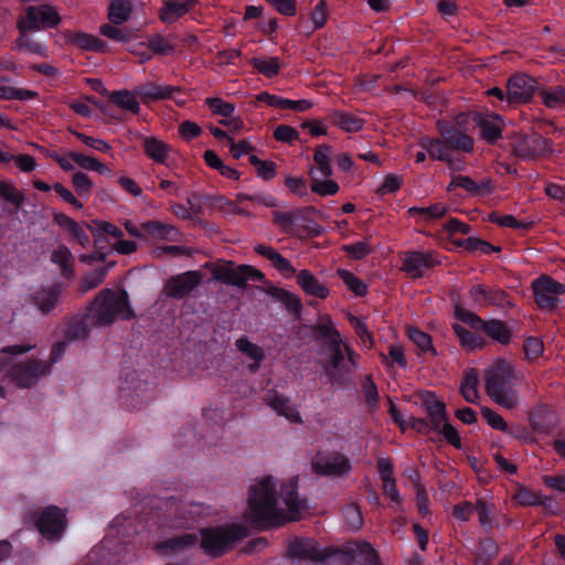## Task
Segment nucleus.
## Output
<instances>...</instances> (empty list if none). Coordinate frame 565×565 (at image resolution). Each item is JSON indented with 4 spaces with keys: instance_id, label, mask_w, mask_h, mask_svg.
<instances>
[{
    "instance_id": "obj_1",
    "label": "nucleus",
    "mask_w": 565,
    "mask_h": 565,
    "mask_svg": "<svg viewBox=\"0 0 565 565\" xmlns=\"http://www.w3.org/2000/svg\"><path fill=\"white\" fill-rule=\"evenodd\" d=\"M297 481L281 484L279 498L273 477L255 481L248 493L246 522L257 527L278 526L300 518L306 504L296 492Z\"/></svg>"
},
{
    "instance_id": "obj_2",
    "label": "nucleus",
    "mask_w": 565,
    "mask_h": 565,
    "mask_svg": "<svg viewBox=\"0 0 565 565\" xmlns=\"http://www.w3.org/2000/svg\"><path fill=\"white\" fill-rule=\"evenodd\" d=\"M522 374L505 359H497L483 369L484 388L499 406L512 409L518 405L516 385Z\"/></svg>"
},
{
    "instance_id": "obj_3",
    "label": "nucleus",
    "mask_w": 565,
    "mask_h": 565,
    "mask_svg": "<svg viewBox=\"0 0 565 565\" xmlns=\"http://www.w3.org/2000/svg\"><path fill=\"white\" fill-rule=\"evenodd\" d=\"M92 320L96 326L110 324L116 318L130 319L132 310L128 303V297L125 291H113L105 289L98 294L92 302Z\"/></svg>"
},
{
    "instance_id": "obj_4",
    "label": "nucleus",
    "mask_w": 565,
    "mask_h": 565,
    "mask_svg": "<svg viewBox=\"0 0 565 565\" xmlns=\"http://www.w3.org/2000/svg\"><path fill=\"white\" fill-rule=\"evenodd\" d=\"M245 535V529L241 525L206 529L202 531L201 547L205 553L217 556L230 550L236 541Z\"/></svg>"
},
{
    "instance_id": "obj_5",
    "label": "nucleus",
    "mask_w": 565,
    "mask_h": 565,
    "mask_svg": "<svg viewBox=\"0 0 565 565\" xmlns=\"http://www.w3.org/2000/svg\"><path fill=\"white\" fill-rule=\"evenodd\" d=\"M456 317L478 331H483L489 338L500 344H508L511 341V331L508 326L499 320H483L477 313L462 307H456Z\"/></svg>"
},
{
    "instance_id": "obj_6",
    "label": "nucleus",
    "mask_w": 565,
    "mask_h": 565,
    "mask_svg": "<svg viewBox=\"0 0 565 565\" xmlns=\"http://www.w3.org/2000/svg\"><path fill=\"white\" fill-rule=\"evenodd\" d=\"M61 21L56 9L49 4L29 7L25 14L18 21V28L22 34L30 31H39L53 28Z\"/></svg>"
},
{
    "instance_id": "obj_7",
    "label": "nucleus",
    "mask_w": 565,
    "mask_h": 565,
    "mask_svg": "<svg viewBox=\"0 0 565 565\" xmlns=\"http://www.w3.org/2000/svg\"><path fill=\"white\" fill-rule=\"evenodd\" d=\"M532 291L540 309L552 310L558 305L559 296L565 292V286L543 275L532 281Z\"/></svg>"
},
{
    "instance_id": "obj_8",
    "label": "nucleus",
    "mask_w": 565,
    "mask_h": 565,
    "mask_svg": "<svg viewBox=\"0 0 565 565\" xmlns=\"http://www.w3.org/2000/svg\"><path fill=\"white\" fill-rule=\"evenodd\" d=\"M468 294L472 305L478 308L494 306L500 309H508L514 306L511 297L497 287L475 285L470 287Z\"/></svg>"
},
{
    "instance_id": "obj_9",
    "label": "nucleus",
    "mask_w": 565,
    "mask_h": 565,
    "mask_svg": "<svg viewBox=\"0 0 565 565\" xmlns=\"http://www.w3.org/2000/svg\"><path fill=\"white\" fill-rule=\"evenodd\" d=\"M315 472L323 476H343L351 470L349 459L340 452H318L311 461Z\"/></svg>"
},
{
    "instance_id": "obj_10",
    "label": "nucleus",
    "mask_w": 565,
    "mask_h": 565,
    "mask_svg": "<svg viewBox=\"0 0 565 565\" xmlns=\"http://www.w3.org/2000/svg\"><path fill=\"white\" fill-rule=\"evenodd\" d=\"M441 259L435 252H406L402 257V270L412 278H420L425 273L439 265Z\"/></svg>"
},
{
    "instance_id": "obj_11",
    "label": "nucleus",
    "mask_w": 565,
    "mask_h": 565,
    "mask_svg": "<svg viewBox=\"0 0 565 565\" xmlns=\"http://www.w3.org/2000/svg\"><path fill=\"white\" fill-rule=\"evenodd\" d=\"M65 525L66 519L64 511L54 505L46 508L36 521L38 530L49 540L58 539Z\"/></svg>"
},
{
    "instance_id": "obj_12",
    "label": "nucleus",
    "mask_w": 565,
    "mask_h": 565,
    "mask_svg": "<svg viewBox=\"0 0 565 565\" xmlns=\"http://www.w3.org/2000/svg\"><path fill=\"white\" fill-rule=\"evenodd\" d=\"M423 405L428 414L429 423L423 419H414L412 426L419 431L428 433L439 429L443 422L446 420V409L444 403L439 402L431 393H426L423 397Z\"/></svg>"
},
{
    "instance_id": "obj_13",
    "label": "nucleus",
    "mask_w": 565,
    "mask_h": 565,
    "mask_svg": "<svg viewBox=\"0 0 565 565\" xmlns=\"http://www.w3.org/2000/svg\"><path fill=\"white\" fill-rule=\"evenodd\" d=\"M535 81L525 75L512 76L507 85V100L510 104H522L529 102L535 92Z\"/></svg>"
},
{
    "instance_id": "obj_14",
    "label": "nucleus",
    "mask_w": 565,
    "mask_h": 565,
    "mask_svg": "<svg viewBox=\"0 0 565 565\" xmlns=\"http://www.w3.org/2000/svg\"><path fill=\"white\" fill-rule=\"evenodd\" d=\"M201 281V271L189 270L169 279L166 285V291L170 297L181 299L198 287Z\"/></svg>"
},
{
    "instance_id": "obj_15",
    "label": "nucleus",
    "mask_w": 565,
    "mask_h": 565,
    "mask_svg": "<svg viewBox=\"0 0 565 565\" xmlns=\"http://www.w3.org/2000/svg\"><path fill=\"white\" fill-rule=\"evenodd\" d=\"M254 250L262 255L263 257L267 258L271 265L275 267V269L284 277V278H291L296 275L297 270L292 266L289 259L284 257L277 249H275L271 246L268 245H256L254 247Z\"/></svg>"
},
{
    "instance_id": "obj_16",
    "label": "nucleus",
    "mask_w": 565,
    "mask_h": 565,
    "mask_svg": "<svg viewBox=\"0 0 565 565\" xmlns=\"http://www.w3.org/2000/svg\"><path fill=\"white\" fill-rule=\"evenodd\" d=\"M45 372L46 366L42 362L34 361L13 367L11 376L18 386L25 388L33 385Z\"/></svg>"
},
{
    "instance_id": "obj_17",
    "label": "nucleus",
    "mask_w": 565,
    "mask_h": 565,
    "mask_svg": "<svg viewBox=\"0 0 565 565\" xmlns=\"http://www.w3.org/2000/svg\"><path fill=\"white\" fill-rule=\"evenodd\" d=\"M550 150L548 142L542 136L535 135L532 137H524L514 146L516 156L524 159H533L539 156L545 154Z\"/></svg>"
},
{
    "instance_id": "obj_18",
    "label": "nucleus",
    "mask_w": 565,
    "mask_h": 565,
    "mask_svg": "<svg viewBox=\"0 0 565 565\" xmlns=\"http://www.w3.org/2000/svg\"><path fill=\"white\" fill-rule=\"evenodd\" d=\"M288 554L294 558L321 561L326 554L318 548L317 543L311 539H297L288 546Z\"/></svg>"
},
{
    "instance_id": "obj_19",
    "label": "nucleus",
    "mask_w": 565,
    "mask_h": 565,
    "mask_svg": "<svg viewBox=\"0 0 565 565\" xmlns=\"http://www.w3.org/2000/svg\"><path fill=\"white\" fill-rule=\"evenodd\" d=\"M455 188H462L471 195H486L493 190L490 179H484L478 183L467 175H454L447 190L452 191Z\"/></svg>"
},
{
    "instance_id": "obj_20",
    "label": "nucleus",
    "mask_w": 565,
    "mask_h": 565,
    "mask_svg": "<svg viewBox=\"0 0 565 565\" xmlns=\"http://www.w3.org/2000/svg\"><path fill=\"white\" fill-rule=\"evenodd\" d=\"M177 89L178 88L173 86H164L153 82H148L137 86L136 94L140 97L143 104H149L156 100L170 98Z\"/></svg>"
},
{
    "instance_id": "obj_21",
    "label": "nucleus",
    "mask_w": 565,
    "mask_h": 565,
    "mask_svg": "<svg viewBox=\"0 0 565 565\" xmlns=\"http://www.w3.org/2000/svg\"><path fill=\"white\" fill-rule=\"evenodd\" d=\"M297 284L305 294L319 299H326L330 294L328 287L308 269H302L297 274Z\"/></svg>"
},
{
    "instance_id": "obj_22",
    "label": "nucleus",
    "mask_w": 565,
    "mask_h": 565,
    "mask_svg": "<svg viewBox=\"0 0 565 565\" xmlns=\"http://www.w3.org/2000/svg\"><path fill=\"white\" fill-rule=\"evenodd\" d=\"M143 151L152 161L167 164L170 158L172 148L166 141L157 137H143Z\"/></svg>"
},
{
    "instance_id": "obj_23",
    "label": "nucleus",
    "mask_w": 565,
    "mask_h": 565,
    "mask_svg": "<svg viewBox=\"0 0 565 565\" xmlns=\"http://www.w3.org/2000/svg\"><path fill=\"white\" fill-rule=\"evenodd\" d=\"M194 6L193 0H169L160 9L159 18L162 22L171 24L185 15Z\"/></svg>"
},
{
    "instance_id": "obj_24",
    "label": "nucleus",
    "mask_w": 565,
    "mask_h": 565,
    "mask_svg": "<svg viewBox=\"0 0 565 565\" xmlns=\"http://www.w3.org/2000/svg\"><path fill=\"white\" fill-rule=\"evenodd\" d=\"M257 100L266 103L277 109H292L296 111H306L312 107V103L308 99L292 100L280 96L270 95L268 93H260L257 95Z\"/></svg>"
},
{
    "instance_id": "obj_25",
    "label": "nucleus",
    "mask_w": 565,
    "mask_h": 565,
    "mask_svg": "<svg viewBox=\"0 0 565 565\" xmlns=\"http://www.w3.org/2000/svg\"><path fill=\"white\" fill-rule=\"evenodd\" d=\"M440 134L447 143L448 148L451 147L454 149L462 150V151H472L473 149V140L469 136L460 132L454 126H440Z\"/></svg>"
},
{
    "instance_id": "obj_26",
    "label": "nucleus",
    "mask_w": 565,
    "mask_h": 565,
    "mask_svg": "<svg viewBox=\"0 0 565 565\" xmlns=\"http://www.w3.org/2000/svg\"><path fill=\"white\" fill-rule=\"evenodd\" d=\"M329 118L333 126L347 132H358L365 124L363 118L344 110H331Z\"/></svg>"
},
{
    "instance_id": "obj_27",
    "label": "nucleus",
    "mask_w": 565,
    "mask_h": 565,
    "mask_svg": "<svg viewBox=\"0 0 565 565\" xmlns=\"http://www.w3.org/2000/svg\"><path fill=\"white\" fill-rule=\"evenodd\" d=\"M54 220L63 230L67 231L71 237L82 247L85 248L89 246V235L81 224L62 213L56 214Z\"/></svg>"
},
{
    "instance_id": "obj_28",
    "label": "nucleus",
    "mask_w": 565,
    "mask_h": 565,
    "mask_svg": "<svg viewBox=\"0 0 565 565\" xmlns=\"http://www.w3.org/2000/svg\"><path fill=\"white\" fill-rule=\"evenodd\" d=\"M475 120L478 122L479 127L481 128L482 137L493 142L498 140L501 137L502 134V127L503 121L502 118L499 115H478Z\"/></svg>"
},
{
    "instance_id": "obj_29",
    "label": "nucleus",
    "mask_w": 565,
    "mask_h": 565,
    "mask_svg": "<svg viewBox=\"0 0 565 565\" xmlns=\"http://www.w3.org/2000/svg\"><path fill=\"white\" fill-rule=\"evenodd\" d=\"M266 401L278 415L285 416L292 423H301L299 412L290 405L288 399L279 396L276 392H268Z\"/></svg>"
},
{
    "instance_id": "obj_30",
    "label": "nucleus",
    "mask_w": 565,
    "mask_h": 565,
    "mask_svg": "<svg viewBox=\"0 0 565 565\" xmlns=\"http://www.w3.org/2000/svg\"><path fill=\"white\" fill-rule=\"evenodd\" d=\"M39 93L32 89L15 88L9 84L8 78H0V99L2 100H31L38 98Z\"/></svg>"
},
{
    "instance_id": "obj_31",
    "label": "nucleus",
    "mask_w": 565,
    "mask_h": 565,
    "mask_svg": "<svg viewBox=\"0 0 565 565\" xmlns=\"http://www.w3.org/2000/svg\"><path fill=\"white\" fill-rule=\"evenodd\" d=\"M478 382L479 375L476 369H467L463 372L460 391L468 403L476 404L479 399Z\"/></svg>"
},
{
    "instance_id": "obj_32",
    "label": "nucleus",
    "mask_w": 565,
    "mask_h": 565,
    "mask_svg": "<svg viewBox=\"0 0 565 565\" xmlns=\"http://www.w3.org/2000/svg\"><path fill=\"white\" fill-rule=\"evenodd\" d=\"M137 94L127 89L115 90L109 95V100L114 103L120 109L138 114L140 111V105L137 100Z\"/></svg>"
},
{
    "instance_id": "obj_33",
    "label": "nucleus",
    "mask_w": 565,
    "mask_h": 565,
    "mask_svg": "<svg viewBox=\"0 0 565 565\" xmlns=\"http://www.w3.org/2000/svg\"><path fill=\"white\" fill-rule=\"evenodd\" d=\"M331 147L329 146H319L315 149L313 153V161L315 167L310 168L309 170H316L317 175L329 178L332 175L333 170L331 166Z\"/></svg>"
},
{
    "instance_id": "obj_34",
    "label": "nucleus",
    "mask_w": 565,
    "mask_h": 565,
    "mask_svg": "<svg viewBox=\"0 0 565 565\" xmlns=\"http://www.w3.org/2000/svg\"><path fill=\"white\" fill-rule=\"evenodd\" d=\"M68 41L72 44L87 51L105 52L107 49V45L104 41L99 40L93 34H87L84 32L72 33L68 36Z\"/></svg>"
},
{
    "instance_id": "obj_35",
    "label": "nucleus",
    "mask_w": 565,
    "mask_h": 565,
    "mask_svg": "<svg viewBox=\"0 0 565 565\" xmlns=\"http://www.w3.org/2000/svg\"><path fill=\"white\" fill-rule=\"evenodd\" d=\"M141 227L156 239H174L178 235L173 225L160 221H147L141 224Z\"/></svg>"
},
{
    "instance_id": "obj_36",
    "label": "nucleus",
    "mask_w": 565,
    "mask_h": 565,
    "mask_svg": "<svg viewBox=\"0 0 565 565\" xmlns=\"http://www.w3.org/2000/svg\"><path fill=\"white\" fill-rule=\"evenodd\" d=\"M330 349V358L326 364V372L330 376H335L338 374H344L343 373V365L344 363V354H343V341L342 342H334L333 344L329 345Z\"/></svg>"
},
{
    "instance_id": "obj_37",
    "label": "nucleus",
    "mask_w": 565,
    "mask_h": 565,
    "mask_svg": "<svg viewBox=\"0 0 565 565\" xmlns=\"http://www.w3.org/2000/svg\"><path fill=\"white\" fill-rule=\"evenodd\" d=\"M449 207L444 203H435L427 207L413 206L408 209L411 216H418L420 221H433L447 214Z\"/></svg>"
},
{
    "instance_id": "obj_38",
    "label": "nucleus",
    "mask_w": 565,
    "mask_h": 565,
    "mask_svg": "<svg viewBox=\"0 0 565 565\" xmlns=\"http://www.w3.org/2000/svg\"><path fill=\"white\" fill-rule=\"evenodd\" d=\"M131 11L129 0H113L108 7V19L113 24H121L130 18Z\"/></svg>"
},
{
    "instance_id": "obj_39",
    "label": "nucleus",
    "mask_w": 565,
    "mask_h": 565,
    "mask_svg": "<svg viewBox=\"0 0 565 565\" xmlns=\"http://www.w3.org/2000/svg\"><path fill=\"white\" fill-rule=\"evenodd\" d=\"M309 177L311 179L310 189L313 193L319 194L321 196L334 195L339 191V184L331 180H321L322 177L317 175L316 170H309Z\"/></svg>"
},
{
    "instance_id": "obj_40",
    "label": "nucleus",
    "mask_w": 565,
    "mask_h": 565,
    "mask_svg": "<svg viewBox=\"0 0 565 565\" xmlns=\"http://www.w3.org/2000/svg\"><path fill=\"white\" fill-rule=\"evenodd\" d=\"M250 64L267 78L278 75L281 66L280 60L277 56L254 57L250 60Z\"/></svg>"
},
{
    "instance_id": "obj_41",
    "label": "nucleus",
    "mask_w": 565,
    "mask_h": 565,
    "mask_svg": "<svg viewBox=\"0 0 565 565\" xmlns=\"http://www.w3.org/2000/svg\"><path fill=\"white\" fill-rule=\"evenodd\" d=\"M452 329L458 337L460 344L463 349L469 351H475L478 349H482L484 345V341L482 338H480L477 334H473L469 330H467L465 327L460 324H454Z\"/></svg>"
},
{
    "instance_id": "obj_42",
    "label": "nucleus",
    "mask_w": 565,
    "mask_h": 565,
    "mask_svg": "<svg viewBox=\"0 0 565 565\" xmlns=\"http://www.w3.org/2000/svg\"><path fill=\"white\" fill-rule=\"evenodd\" d=\"M73 159H75V164L84 170L95 171L103 175L111 173V170L95 157L76 152V156H73Z\"/></svg>"
},
{
    "instance_id": "obj_43",
    "label": "nucleus",
    "mask_w": 565,
    "mask_h": 565,
    "mask_svg": "<svg viewBox=\"0 0 565 565\" xmlns=\"http://www.w3.org/2000/svg\"><path fill=\"white\" fill-rule=\"evenodd\" d=\"M73 159H75V164L84 170L95 171L103 175L111 173V170L95 157L76 152V156H73Z\"/></svg>"
},
{
    "instance_id": "obj_44",
    "label": "nucleus",
    "mask_w": 565,
    "mask_h": 565,
    "mask_svg": "<svg viewBox=\"0 0 565 565\" xmlns=\"http://www.w3.org/2000/svg\"><path fill=\"white\" fill-rule=\"evenodd\" d=\"M420 147L434 160L445 161L449 158V149L446 142L439 139H422Z\"/></svg>"
},
{
    "instance_id": "obj_45",
    "label": "nucleus",
    "mask_w": 565,
    "mask_h": 565,
    "mask_svg": "<svg viewBox=\"0 0 565 565\" xmlns=\"http://www.w3.org/2000/svg\"><path fill=\"white\" fill-rule=\"evenodd\" d=\"M248 161L252 166L256 168V173L258 178L265 181H269L276 177L277 166L274 161L262 160L255 154H249Z\"/></svg>"
},
{
    "instance_id": "obj_46",
    "label": "nucleus",
    "mask_w": 565,
    "mask_h": 565,
    "mask_svg": "<svg viewBox=\"0 0 565 565\" xmlns=\"http://www.w3.org/2000/svg\"><path fill=\"white\" fill-rule=\"evenodd\" d=\"M51 259L54 264H56L63 275L73 276V256L71 250L65 246L57 247L51 256Z\"/></svg>"
},
{
    "instance_id": "obj_47",
    "label": "nucleus",
    "mask_w": 565,
    "mask_h": 565,
    "mask_svg": "<svg viewBox=\"0 0 565 565\" xmlns=\"http://www.w3.org/2000/svg\"><path fill=\"white\" fill-rule=\"evenodd\" d=\"M540 97L548 108H561L565 106V87L557 86L540 92Z\"/></svg>"
},
{
    "instance_id": "obj_48",
    "label": "nucleus",
    "mask_w": 565,
    "mask_h": 565,
    "mask_svg": "<svg viewBox=\"0 0 565 565\" xmlns=\"http://www.w3.org/2000/svg\"><path fill=\"white\" fill-rule=\"evenodd\" d=\"M236 347L241 352L245 353L249 359L254 361V363L250 365V370L255 372L264 359L263 350L259 347L250 343L247 338H239L236 341Z\"/></svg>"
},
{
    "instance_id": "obj_49",
    "label": "nucleus",
    "mask_w": 565,
    "mask_h": 565,
    "mask_svg": "<svg viewBox=\"0 0 565 565\" xmlns=\"http://www.w3.org/2000/svg\"><path fill=\"white\" fill-rule=\"evenodd\" d=\"M349 552L363 561L366 565L375 564L377 554L374 548L366 542H354L348 547Z\"/></svg>"
},
{
    "instance_id": "obj_50",
    "label": "nucleus",
    "mask_w": 565,
    "mask_h": 565,
    "mask_svg": "<svg viewBox=\"0 0 565 565\" xmlns=\"http://www.w3.org/2000/svg\"><path fill=\"white\" fill-rule=\"evenodd\" d=\"M338 275L348 288L356 296H364L367 291V286L358 278L353 273L347 269H338Z\"/></svg>"
},
{
    "instance_id": "obj_51",
    "label": "nucleus",
    "mask_w": 565,
    "mask_h": 565,
    "mask_svg": "<svg viewBox=\"0 0 565 565\" xmlns=\"http://www.w3.org/2000/svg\"><path fill=\"white\" fill-rule=\"evenodd\" d=\"M148 47L161 55H170L175 51V45L170 39L158 34L149 38Z\"/></svg>"
},
{
    "instance_id": "obj_52",
    "label": "nucleus",
    "mask_w": 565,
    "mask_h": 565,
    "mask_svg": "<svg viewBox=\"0 0 565 565\" xmlns=\"http://www.w3.org/2000/svg\"><path fill=\"white\" fill-rule=\"evenodd\" d=\"M407 335L423 352H431L433 354H436V350L433 347L429 334L417 328H408Z\"/></svg>"
},
{
    "instance_id": "obj_53",
    "label": "nucleus",
    "mask_w": 565,
    "mask_h": 565,
    "mask_svg": "<svg viewBox=\"0 0 565 565\" xmlns=\"http://www.w3.org/2000/svg\"><path fill=\"white\" fill-rule=\"evenodd\" d=\"M73 135L86 147L103 153L111 152V146L104 139L94 138L79 131H73Z\"/></svg>"
},
{
    "instance_id": "obj_54",
    "label": "nucleus",
    "mask_w": 565,
    "mask_h": 565,
    "mask_svg": "<svg viewBox=\"0 0 565 565\" xmlns=\"http://www.w3.org/2000/svg\"><path fill=\"white\" fill-rule=\"evenodd\" d=\"M0 198L17 206L24 201V195L11 182L0 181Z\"/></svg>"
},
{
    "instance_id": "obj_55",
    "label": "nucleus",
    "mask_w": 565,
    "mask_h": 565,
    "mask_svg": "<svg viewBox=\"0 0 565 565\" xmlns=\"http://www.w3.org/2000/svg\"><path fill=\"white\" fill-rule=\"evenodd\" d=\"M342 250L353 259H362L372 252V247L369 239H363L343 245Z\"/></svg>"
},
{
    "instance_id": "obj_56",
    "label": "nucleus",
    "mask_w": 565,
    "mask_h": 565,
    "mask_svg": "<svg viewBox=\"0 0 565 565\" xmlns=\"http://www.w3.org/2000/svg\"><path fill=\"white\" fill-rule=\"evenodd\" d=\"M205 104L215 115L222 116L223 118L231 117L235 111V106L232 103H227L218 97L206 98Z\"/></svg>"
},
{
    "instance_id": "obj_57",
    "label": "nucleus",
    "mask_w": 565,
    "mask_h": 565,
    "mask_svg": "<svg viewBox=\"0 0 565 565\" xmlns=\"http://www.w3.org/2000/svg\"><path fill=\"white\" fill-rule=\"evenodd\" d=\"M343 516L347 522V526L352 530L356 531L362 527L363 525V516L361 513V510L356 504H350L347 505L343 511Z\"/></svg>"
},
{
    "instance_id": "obj_58",
    "label": "nucleus",
    "mask_w": 565,
    "mask_h": 565,
    "mask_svg": "<svg viewBox=\"0 0 565 565\" xmlns=\"http://www.w3.org/2000/svg\"><path fill=\"white\" fill-rule=\"evenodd\" d=\"M196 542V536L193 534H183L178 537H173L161 545H159L160 550L163 551H175L181 550L191 545H194Z\"/></svg>"
},
{
    "instance_id": "obj_59",
    "label": "nucleus",
    "mask_w": 565,
    "mask_h": 565,
    "mask_svg": "<svg viewBox=\"0 0 565 565\" xmlns=\"http://www.w3.org/2000/svg\"><path fill=\"white\" fill-rule=\"evenodd\" d=\"M72 183L79 195L89 196L94 182L88 174L84 172H75L72 177Z\"/></svg>"
},
{
    "instance_id": "obj_60",
    "label": "nucleus",
    "mask_w": 565,
    "mask_h": 565,
    "mask_svg": "<svg viewBox=\"0 0 565 565\" xmlns=\"http://www.w3.org/2000/svg\"><path fill=\"white\" fill-rule=\"evenodd\" d=\"M383 491L390 498V508L394 511L402 509V497L396 488L395 479L382 481Z\"/></svg>"
},
{
    "instance_id": "obj_61",
    "label": "nucleus",
    "mask_w": 565,
    "mask_h": 565,
    "mask_svg": "<svg viewBox=\"0 0 565 565\" xmlns=\"http://www.w3.org/2000/svg\"><path fill=\"white\" fill-rule=\"evenodd\" d=\"M349 321L351 326L354 328L358 337L362 341V343L367 348H372L373 345V338L371 333L367 330V327L363 320H361L358 317H354L352 315L349 316Z\"/></svg>"
},
{
    "instance_id": "obj_62",
    "label": "nucleus",
    "mask_w": 565,
    "mask_h": 565,
    "mask_svg": "<svg viewBox=\"0 0 565 565\" xmlns=\"http://www.w3.org/2000/svg\"><path fill=\"white\" fill-rule=\"evenodd\" d=\"M481 414H482L483 418L486 419V422L488 423V425L490 427H492L493 429H497L500 431L508 430L507 422L504 420V418L501 415H499L494 411H492L488 407H484V408H482Z\"/></svg>"
},
{
    "instance_id": "obj_63",
    "label": "nucleus",
    "mask_w": 565,
    "mask_h": 565,
    "mask_svg": "<svg viewBox=\"0 0 565 565\" xmlns=\"http://www.w3.org/2000/svg\"><path fill=\"white\" fill-rule=\"evenodd\" d=\"M523 348L529 360H536L544 352V344L539 338H527Z\"/></svg>"
},
{
    "instance_id": "obj_64",
    "label": "nucleus",
    "mask_w": 565,
    "mask_h": 565,
    "mask_svg": "<svg viewBox=\"0 0 565 565\" xmlns=\"http://www.w3.org/2000/svg\"><path fill=\"white\" fill-rule=\"evenodd\" d=\"M274 137L277 141L291 143L299 137L297 129L288 125H279L275 131Z\"/></svg>"
}]
</instances>
